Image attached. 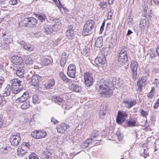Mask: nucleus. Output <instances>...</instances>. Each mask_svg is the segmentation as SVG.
<instances>
[{"label":"nucleus","instance_id":"1","mask_svg":"<svg viewBox=\"0 0 159 159\" xmlns=\"http://www.w3.org/2000/svg\"><path fill=\"white\" fill-rule=\"evenodd\" d=\"M99 92L103 97H110L112 95V91L109 88V81L108 80L101 79L98 82Z\"/></svg>","mask_w":159,"mask_h":159},{"label":"nucleus","instance_id":"2","mask_svg":"<svg viewBox=\"0 0 159 159\" xmlns=\"http://www.w3.org/2000/svg\"><path fill=\"white\" fill-rule=\"evenodd\" d=\"M95 26V22L93 20H87L84 25L82 30V34L84 36H87L89 34V32L91 31Z\"/></svg>","mask_w":159,"mask_h":159},{"label":"nucleus","instance_id":"3","mask_svg":"<svg viewBox=\"0 0 159 159\" xmlns=\"http://www.w3.org/2000/svg\"><path fill=\"white\" fill-rule=\"evenodd\" d=\"M23 23L26 27L33 28L37 25V20L32 17L25 18L22 20Z\"/></svg>","mask_w":159,"mask_h":159},{"label":"nucleus","instance_id":"4","mask_svg":"<svg viewBox=\"0 0 159 159\" xmlns=\"http://www.w3.org/2000/svg\"><path fill=\"white\" fill-rule=\"evenodd\" d=\"M102 53L103 54V56H102V57H98L95 60V63L98 66H100V64H104L106 63V60L105 56L107 55L108 49L103 48Z\"/></svg>","mask_w":159,"mask_h":159},{"label":"nucleus","instance_id":"5","mask_svg":"<svg viewBox=\"0 0 159 159\" xmlns=\"http://www.w3.org/2000/svg\"><path fill=\"white\" fill-rule=\"evenodd\" d=\"M21 140L20 134L16 133L12 134L10 139V141L11 145L15 146L19 145Z\"/></svg>","mask_w":159,"mask_h":159},{"label":"nucleus","instance_id":"6","mask_svg":"<svg viewBox=\"0 0 159 159\" xmlns=\"http://www.w3.org/2000/svg\"><path fill=\"white\" fill-rule=\"evenodd\" d=\"M31 135L34 139H39L45 137L47 135V133L43 130H35L31 133Z\"/></svg>","mask_w":159,"mask_h":159},{"label":"nucleus","instance_id":"7","mask_svg":"<svg viewBox=\"0 0 159 159\" xmlns=\"http://www.w3.org/2000/svg\"><path fill=\"white\" fill-rule=\"evenodd\" d=\"M138 66L137 62L135 61L132 60L130 65V69L132 71L133 78L134 80L137 77Z\"/></svg>","mask_w":159,"mask_h":159},{"label":"nucleus","instance_id":"8","mask_svg":"<svg viewBox=\"0 0 159 159\" xmlns=\"http://www.w3.org/2000/svg\"><path fill=\"white\" fill-rule=\"evenodd\" d=\"M128 116V114L124 111H119L118 112L117 116L116 118L117 123L120 124H122L125 121L126 118Z\"/></svg>","mask_w":159,"mask_h":159},{"label":"nucleus","instance_id":"9","mask_svg":"<svg viewBox=\"0 0 159 159\" xmlns=\"http://www.w3.org/2000/svg\"><path fill=\"white\" fill-rule=\"evenodd\" d=\"M84 78L85 84L87 86L91 85L93 82V75L89 72H86L84 74Z\"/></svg>","mask_w":159,"mask_h":159},{"label":"nucleus","instance_id":"10","mask_svg":"<svg viewBox=\"0 0 159 159\" xmlns=\"http://www.w3.org/2000/svg\"><path fill=\"white\" fill-rule=\"evenodd\" d=\"M123 103L127 108L130 109L136 105L137 101L135 99L129 98L128 100L124 99L123 101Z\"/></svg>","mask_w":159,"mask_h":159},{"label":"nucleus","instance_id":"11","mask_svg":"<svg viewBox=\"0 0 159 159\" xmlns=\"http://www.w3.org/2000/svg\"><path fill=\"white\" fill-rule=\"evenodd\" d=\"M11 61L15 65H18L19 66L23 65L22 58L19 56H12L11 58Z\"/></svg>","mask_w":159,"mask_h":159},{"label":"nucleus","instance_id":"12","mask_svg":"<svg viewBox=\"0 0 159 159\" xmlns=\"http://www.w3.org/2000/svg\"><path fill=\"white\" fill-rule=\"evenodd\" d=\"M68 127V125L65 123H63L59 125H58L56 129L58 132L63 133L67 129Z\"/></svg>","mask_w":159,"mask_h":159},{"label":"nucleus","instance_id":"13","mask_svg":"<svg viewBox=\"0 0 159 159\" xmlns=\"http://www.w3.org/2000/svg\"><path fill=\"white\" fill-rule=\"evenodd\" d=\"M40 78H41V77L37 75H33L32 77L31 84L32 85L35 87L36 88H38Z\"/></svg>","mask_w":159,"mask_h":159},{"label":"nucleus","instance_id":"14","mask_svg":"<svg viewBox=\"0 0 159 159\" xmlns=\"http://www.w3.org/2000/svg\"><path fill=\"white\" fill-rule=\"evenodd\" d=\"M23 65L18 66L16 70V74L19 77L22 78L24 77V69Z\"/></svg>","mask_w":159,"mask_h":159},{"label":"nucleus","instance_id":"15","mask_svg":"<svg viewBox=\"0 0 159 159\" xmlns=\"http://www.w3.org/2000/svg\"><path fill=\"white\" fill-rule=\"evenodd\" d=\"M146 81V78L142 77L139 78L138 79V81L137 83V85L138 87V91L139 92L142 91V88L143 86V84H144Z\"/></svg>","mask_w":159,"mask_h":159},{"label":"nucleus","instance_id":"16","mask_svg":"<svg viewBox=\"0 0 159 159\" xmlns=\"http://www.w3.org/2000/svg\"><path fill=\"white\" fill-rule=\"evenodd\" d=\"M100 132L98 131L94 130L92 132L91 137L96 139V141H101V137L100 136Z\"/></svg>","mask_w":159,"mask_h":159},{"label":"nucleus","instance_id":"17","mask_svg":"<svg viewBox=\"0 0 159 159\" xmlns=\"http://www.w3.org/2000/svg\"><path fill=\"white\" fill-rule=\"evenodd\" d=\"M127 56L118 55L117 60L119 64L123 65L128 61Z\"/></svg>","mask_w":159,"mask_h":159},{"label":"nucleus","instance_id":"18","mask_svg":"<svg viewBox=\"0 0 159 159\" xmlns=\"http://www.w3.org/2000/svg\"><path fill=\"white\" fill-rule=\"evenodd\" d=\"M21 44L25 50L29 51H32L34 49V47L32 45L28 44L24 41L21 42Z\"/></svg>","mask_w":159,"mask_h":159},{"label":"nucleus","instance_id":"19","mask_svg":"<svg viewBox=\"0 0 159 159\" xmlns=\"http://www.w3.org/2000/svg\"><path fill=\"white\" fill-rule=\"evenodd\" d=\"M69 88L71 90L76 92H80L81 90L80 86L75 84L70 85Z\"/></svg>","mask_w":159,"mask_h":159},{"label":"nucleus","instance_id":"20","mask_svg":"<svg viewBox=\"0 0 159 159\" xmlns=\"http://www.w3.org/2000/svg\"><path fill=\"white\" fill-rule=\"evenodd\" d=\"M11 90V86L9 84H7L5 88L2 91V96L3 97H7L10 95Z\"/></svg>","mask_w":159,"mask_h":159},{"label":"nucleus","instance_id":"21","mask_svg":"<svg viewBox=\"0 0 159 159\" xmlns=\"http://www.w3.org/2000/svg\"><path fill=\"white\" fill-rule=\"evenodd\" d=\"M11 88L14 87H21L22 82L18 79H14L11 80Z\"/></svg>","mask_w":159,"mask_h":159},{"label":"nucleus","instance_id":"22","mask_svg":"<svg viewBox=\"0 0 159 159\" xmlns=\"http://www.w3.org/2000/svg\"><path fill=\"white\" fill-rule=\"evenodd\" d=\"M42 157L44 159H52V153L47 149H45L44 150Z\"/></svg>","mask_w":159,"mask_h":159},{"label":"nucleus","instance_id":"23","mask_svg":"<svg viewBox=\"0 0 159 159\" xmlns=\"http://www.w3.org/2000/svg\"><path fill=\"white\" fill-rule=\"evenodd\" d=\"M103 45V39L102 37H99L96 39L94 46L98 48H101Z\"/></svg>","mask_w":159,"mask_h":159},{"label":"nucleus","instance_id":"24","mask_svg":"<svg viewBox=\"0 0 159 159\" xmlns=\"http://www.w3.org/2000/svg\"><path fill=\"white\" fill-rule=\"evenodd\" d=\"M117 42V38L115 37H112L110 39L109 43L108 48H113L116 45Z\"/></svg>","mask_w":159,"mask_h":159},{"label":"nucleus","instance_id":"25","mask_svg":"<svg viewBox=\"0 0 159 159\" xmlns=\"http://www.w3.org/2000/svg\"><path fill=\"white\" fill-rule=\"evenodd\" d=\"M67 58V56L66 55L65 52H63L62 53L61 59L60 61V65L62 67H64L66 62V59Z\"/></svg>","mask_w":159,"mask_h":159},{"label":"nucleus","instance_id":"26","mask_svg":"<svg viewBox=\"0 0 159 159\" xmlns=\"http://www.w3.org/2000/svg\"><path fill=\"white\" fill-rule=\"evenodd\" d=\"M58 21L56 22L55 23L52 25V30L54 31H57L59 29H60L62 24L60 20H57Z\"/></svg>","mask_w":159,"mask_h":159},{"label":"nucleus","instance_id":"27","mask_svg":"<svg viewBox=\"0 0 159 159\" xmlns=\"http://www.w3.org/2000/svg\"><path fill=\"white\" fill-rule=\"evenodd\" d=\"M52 100L55 103L60 105L62 103L63 100L62 98L59 96H55L53 97Z\"/></svg>","mask_w":159,"mask_h":159},{"label":"nucleus","instance_id":"28","mask_svg":"<svg viewBox=\"0 0 159 159\" xmlns=\"http://www.w3.org/2000/svg\"><path fill=\"white\" fill-rule=\"evenodd\" d=\"M55 81L54 79H49L48 81L45 84V87L47 89H50L55 84Z\"/></svg>","mask_w":159,"mask_h":159},{"label":"nucleus","instance_id":"29","mask_svg":"<svg viewBox=\"0 0 159 159\" xmlns=\"http://www.w3.org/2000/svg\"><path fill=\"white\" fill-rule=\"evenodd\" d=\"M127 48L125 46H123L120 48L118 55L127 56Z\"/></svg>","mask_w":159,"mask_h":159},{"label":"nucleus","instance_id":"30","mask_svg":"<svg viewBox=\"0 0 159 159\" xmlns=\"http://www.w3.org/2000/svg\"><path fill=\"white\" fill-rule=\"evenodd\" d=\"M35 15L36 17L38 18V20L42 22H44L47 19L46 16L44 14H35Z\"/></svg>","mask_w":159,"mask_h":159},{"label":"nucleus","instance_id":"31","mask_svg":"<svg viewBox=\"0 0 159 159\" xmlns=\"http://www.w3.org/2000/svg\"><path fill=\"white\" fill-rule=\"evenodd\" d=\"M136 122V120L132 118L129 119V120H127L126 126L129 127L134 126H135Z\"/></svg>","mask_w":159,"mask_h":159},{"label":"nucleus","instance_id":"32","mask_svg":"<svg viewBox=\"0 0 159 159\" xmlns=\"http://www.w3.org/2000/svg\"><path fill=\"white\" fill-rule=\"evenodd\" d=\"M140 29L143 30L145 29V27L147 26V22L145 19H141L139 24Z\"/></svg>","mask_w":159,"mask_h":159},{"label":"nucleus","instance_id":"33","mask_svg":"<svg viewBox=\"0 0 159 159\" xmlns=\"http://www.w3.org/2000/svg\"><path fill=\"white\" fill-rule=\"evenodd\" d=\"M59 75L60 77L63 81L67 83H71V80L68 78L62 72H60Z\"/></svg>","mask_w":159,"mask_h":159},{"label":"nucleus","instance_id":"34","mask_svg":"<svg viewBox=\"0 0 159 159\" xmlns=\"http://www.w3.org/2000/svg\"><path fill=\"white\" fill-rule=\"evenodd\" d=\"M43 30L44 32L47 34H51L53 31L52 27L48 25H46L44 26Z\"/></svg>","mask_w":159,"mask_h":159},{"label":"nucleus","instance_id":"35","mask_svg":"<svg viewBox=\"0 0 159 159\" xmlns=\"http://www.w3.org/2000/svg\"><path fill=\"white\" fill-rule=\"evenodd\" d=\"M66 35L69 39H71L74 36V31L73 30H67L66 32Z\"/></svg>","mask_w":159,"mask_h":159},{"label":"nucleus","instance_id":"36","mask_svg":"<svg viewBox=\"0 0 159 159\" xmlns=\"http://www.w3.org/2000/svg\"><path fill=\"white\" fill-rule=\"evenodd\" d=\"M93 141V139L91 138L88 139L86 141L84 142L83 144V147L84 148H86L89 145L90 143H91Z\"/></svg>","mask_w":159,"mask_h":159},{"label":"nucleus","instance_id":"37","mask_svg":"<svg viewBox=\"0 0 159 159\" xmlns=\"http://www.w3.org/2000/svg\"><path fill=\"white\" fill-rule=\"evenodd\" d=\"M22 86L21 87H14L11 88L12 93L15 94L19 93L22 90Z\"/></svg>","mask_w":159,"mask_h":159},{"label":"nucleus","instance_id":"38","mask_svg":"<svg viewBox=\"0 0 159 159\" xmlns=\"http://www.w3.org/2000/svg\"><path fill=\"white\" fill-rule=\"evenodd\" d=\"M30 106L29 102L28 101H26L23 102V104L21 106V108L22 109L25 110L29 108Z\"/></svg>","mask_w":159,"mask_h":159},{"label":"nucleus","instance_id":"39","mask_svg":"<svg viewBox=\"0 0 159 159\" xmlns=\"http://www.w3.org/2000/svg\"><path fill=\"white\" fill-rule=\"evenodd\" d=\"M33 103L34 104H37L40 102V100L37 95H34L33 97Z\"/></svg>","mask_w":159,"mask_h":159},{"label":"nucleus","instance_id":"40","mask_svg":"<svg viewBox=\"0 0 159 159\" xmlns=\"http://www.w3.org/2000/svg\"><path fill=\"white\" fill-rule=\"evenodd\" d=\"M26 101V100L25 99V98L21 96L20 97L18 98L16 100V102L17 103L19 104L25 102Z\"/></svg>","mask_w":159,"mask_h":159},{"label":"nucleus","instance_id":"41","mask_svg":"<svg viewBox=\"0 0 159 159\" xmlns=\"http://www.w3.org/2000/svg\"><path fill=\"white\" fill-rule=\"evenodd\" d=\"M76 70H72L67 72V74L69 76L72 78L75 77Z\"/></svg>","mask_w":159,"mask_h":159},{"label":"nucleus","instance_id":"42","mask_svg":"<svg viewBox=\"0 0 159 159\" xmlns=\"http://www.w3.org/2000/svg\"><path fill=\"white\" fill-rule=\"evenodd\" d=\"M106 111L104 110H101L99 112V116L101 118L103 119L104 118L106 113Z\"/></svg>","mask_w":159,"mask_h":159},{"label":"nucleus","instance_id":"43","mask_svg":"<svg viewBox=\"0 0 159 159\" xmlns=\"http://www.w3.org/2000/svg\"><path fill=\"white\" fill-rule=\"evenodd\" d=\"M72 70H76L75 66L74 64L70 65L68 67L67 72Z\"/></svg>","mask_w":159,"mask_h":159},{"label":"nucleus","instance_id":"44","mask_svg":"<svg viewBox=\"0 0 159 159\" xmlns=\"http://www.w3.org/2000/svg\"><path fill=\"white\" fill-rule=\"evenodd\" d=\"M9 43H8V42H2L1 46V48L4 49H7L9 45Z\"/></svg>","mask_w":159,"mask_h":159},{"label":"nucleus","instance_id":"45","mask_svg":"<svg viewBox=\"0 0 159 159\" xmlns=\"http://www.w3.org/2000/svg\"><path fill=\"white\" fill-rule=\"evenodd\" d=\"M140 113L141 115L144 117H146L148 115V113L147 111H145L143 109H141Z\"/></svg>","mask_w":159,"mask_h":159},{"label":"nucleus","instance_id":"46","mask_svg":"<svg viewBox=\"0 0 159 159\" xmlns=\"http://www.w3.org/2000/svg\"><path fill=\"white\" fill-rule=\"evenodd\" d=\"M43 62L45 65L48 66L51 63V61L50 59L45 58L43 59Z\"/></svg>","mask_w":159,"mask_h":159},{"label":"nucleus","instance_id":"47","mask_svg":"<svg viewBox=\"0 0 159 159\" xmlns=\"http://www.w3.org/2000/svg\"><path fill=\"white\" fill-rule=\"evenodd\" d=\"M29 159H39L37 156L34 153H32L29 156Z\"/></svg>","mask_w":159,"mask_h":159},{"label":"nucleus","instance_id":"48","mask_svg":"<svg viewBox=\"0 0 159 159\" xmlns=\"http://www.w3.org/2000/svg\"><path fill=\"white\" fill-rule=\"evenodd\" d=\"M25 62L27 64H32V61L30 57L26 58L25 60Z\"/></svg>","mask_w":159,"mask_h":159},{"label":"nucleus","instance_id":"49","mask_svg":"<svg viewBox=\"0 0 159 159\" xmlns=\"http://www.w3.org/2000/svg\"><path fill=\"white\" fill-rule=\"evenodd\" d=\"M107 3L106 2H103L100 3L99 5L101 8H104L106 7Z\"/></svg>","mask_w":159,"mask_h":159},{"label":"nucleus","instance_id":"50","mask_svg":"<svg viewBox=\"0 0 159 159\" xmlns=\"http://www.w3.org/2000/svg\"><path fill=\"white\" fill-rule=\"evenodd\" d=\"M149 54L150 57L152 59L154 58L157 56L156 53L154 51H151Z\"/></svg>","mask_w":159,"mask_h":159},{"label":"nucleus","instance_id":"51","mask_svg":"<svg viewBox=\"0 0 159 159\" xmlns=\"http://www.w3.org/2000/svg\"><path fill=\"white\" fill-rule=\"evenodd\" d=\"M29 94L27 92H25L23 93V95L22 96L25 98V99L27 100L29 97Z\"/></svg>","mask_w":159,"mask_h":159},{"label":"nucleus","instance_id":"52","mask_svg":"<svg viewBox=\"0 0 159 159\" xmlns=\"http://www.w3.org/2000/svg\"><path fill=\"white\" fill-rule=\"evenodd\" d=\"M116 134L118 137V139L120 141H121L123 139V136L122 134H120L119 131H117L116 133Z\"/></svg>","mask_w":159,"mask_h":159},{"label":"nucleus","instance_id":"53","mask_svg":"<svg viewBox=\"0 0 159 159\" xmlns=\"http://www.w3.org/2000/svg\"><path fill=\"white\" fill-rule=\"evenodd\" d=\"M3 118L2 115H0V128H1L3 124Z\"/></svg>","mask_w":159,"mask_h":159},{"label":"nucleus","instance_id":"54","mask_svg":"<svg viewBox=\"0 0 159 159\" xmlns=\"http://www.w3.org/2000/svg\"><path fill=\"white\" fill-rule=\"evenodd\" d=\"M156 100L157 101L155 103L154 105L153 106V108L155 109L158 107L159 106V98L157 99Z\"/></svg>","mask_w":159,"mask_h":159},{"label":"nucleus","instance_id":"55","mask_svg":"<svg viewBox=\"0 0 159 159\" xmlns=\"http://www.w3.org/2000/svg\"><path fill=\"white\" fill-rule=\"evenodd\" d=\"M4 81V79L3 77L0 76V88L1 87Z\"/></svg>","mask_w":159,"mask_h":159},{"label":"nucleus","instance_id":"56","mask_svg":"<svg viewBox=\"0 0 159 159\" xmlns=\"http://www.w3.org/2000/svg\"><path fill=\"white\" fill-rule=\"evenodd\" d=\"M155 80V81L153 83V84L154 85H156V86L158 87L159 85V80L156 79Z\"/></svg>","mask_w":159,"mask_h":159},{"label":"nucleus","instance_id":"57","mask_svg":"<svg viewBox=\"0 0 159 159\" xmlns=\"http://www.w3.org/2000/svg\"><path fill=\"white\" fill-rule=\"evenodd\" d=\"M9 2L11 4L14 5L17 3V0H11Z\"/></svg>","mask_w":159,"mask_h":159},{"label":"nucleus","instance_id":"58","mask_svg":"<svg viewBox=\"0 0 159 159\" xmlns=\"http://www.w3.org/2000/svg\"><path fill=\"white\" fill-rule=\"evenodd\" d=\"M105 25V21H104L102 23V24L101 26L100 31L102 32V31L103 30H104V27Z\"/></svg>","mask_w":159,"mask_h":159},{"label":"nucleus","instance_id":"59","mask_svg":"<svg viewBox=\"0 0 159 159\" xmlns=\"http://www.w3.org/2000/svg\"><path fill=\"white\" fill-rule=\"evenodd\" d=\"M51 121V122H53V123L55 124H56V122L58 123V122L57 120H56L53 117H52Z\"/></svg>","mask_w":159,"mask_h":159},{"label":"nucleus","instance_id":"60","mask_svg":"<svg viewBox=\"0 0 159 159\" xmlns=\"http://www.w3.org/2000/svg\"><path fill=\"white\" fill-rule=\"evenodd\" d=\"M22 144L23 146L26 147L27 148H29L30 146V144L29 143L24 142Z\"/></svg>","mask_w":159,"mask_h":159},{"label":"nucleus","instance_id":"61","mask_svg":"<svg viewBox=\"0 0 159 159\" xmlns=\"http://www.w3.org/2000/svg\"><path fill=\"white\" fill-rule=\"evenodd\" d=\"M8 42V43H10V39L9 38H5L4 40H3V42Z\"/></svg>","mask_w":159,"mask_h":159},{"label":"nucleus","instance_id":"62","mask_svg":"<svg viewBox=\"0 0 159 159\" xmlns=\"http://www.w3.org/2000/svg\"><path fill=\"white\" fill-rule=\"evenodd\" d=\"M114 11L113 10H111L108 13V16H109L110 18H111L112 16V13H113Z\"/></svg>","mask_w":159,"mask_h":159},{"label":"nucleus","instance_id":"63","mask_svg":"<svg viewBox=\"0 0 159 159\" xmlns=\"http://www.w3.org/2000/svg\"><path fill=\"white\" fill-rule=\"evenodd\" d=\"M127 20L128 22V23H130L131 24H132L133 23V21L132 19H130L129 18H127Z\"/></svg>","mask_w":159,"mask_h":159},{"label":"nucleus","instance_id":"64","mask_svg":"<svg viewBox=\"0 0 159 159\" xmlns=\"http://www.w3.org/2000/svg\"><path fill=\"white\" fill-rule=\"evenodd\" d=\"M132 32L131 31V30H128V32H127V34H126V35L127 36H129V35H130V34H131L132 33Z\"/></svg>","mask_w":159,"mask_h":159}]
</instances>
